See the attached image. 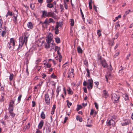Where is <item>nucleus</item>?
<instances>
[{
  "label": "nucleus",
  "mask_w": 133,
  "mask_h": 133,
  "mask_svg": "<svg viewBox=\"0 0 133 133\" xmlns=\"http://www.w3.org/2000/svg\"><path fill=\"white\" fill-rule=\"evenodd\" d=\"M51 78H54L56 77V76L54 75V73H53L51 75Z\"/></svg>",
  "instance_id": "3c124183"
},
{
  "label": "nucleus",
  "mask_w": 133,
  "mask_h": 133,
  "mask_svg": "<svg viewBox=\"0 0 133 133\" xmlns=\"http://www.w3.org/2000/svg\"><path fill=\"white\" fill-rule=\"evenodd\" d=\"M8 14V15L10 16H12L13 15V14L12 13V12H10V11H8L7 12Z\"/></svg>",
  "instance_id": "c03bdc74"
},
{
  "label": "nucleus",
  "mask_w": 133,
  "mask_h": 133,
  "mask_svg": "<svg viewBox=\"0 0 133 133\" xmlns=\"http://www.w3.org/2000/svg\"><path fill=\"white\" fill-rule=\"evenodd\" d=\"M114 76V75L113 74H112L111 73H109V77H111V78L113 77Z\"/></svg>",
  "instance_id": "37998d69"
},
{
  "label": "nucleus",
  "mask_w": 133,
  "mask_h": 133,
  "mask_svg": "<svg viewBox=\"0 0 133 133\" xmlns=\"http://www.w3.org/2000/svg\"><path fill=\"white\" fill-rule=\"evenodd\" d=\"M32 106L33 107H34L36 105L35 102L34 101H32Z\"/></svg>",
  "instance_id": "8fccbe9b"
},
{
  "label": "nucleus",
  "mask_w": 133,
  "mask_h": 133,
  "mask_svg": "<svg viewBox=\"0 0 133 133\" xmlns=\"http://www.w3.org/2000/svg\"><path fill=\"white\" fill-rule=\"evenodd\" d=\"M9 113L10 114V115L13 117H14L15 115V114L12 111L9 112Z\"/></svg>",
  "instance_id": "f704fd0d"
},
{
  "label": "nucleus",
  "mask_w": 133,
  "mask_h": 133,
  "mask_svg": "<svg viewBox=\"0 0 133 133\" xmlns=\"http://www.w3.org/2000/svg\"><path fill=\"white\" fill-rule=\"evenodd\" d=\"M66 102L67 103V105L69 108H70V106H71L72 103L71 102H70L68 100H67Z\"/></svg>",
  "instance_id": "c85d7f7f"
},
{
  "label": "nucleus",
  "mask_w": 133,
  "mask_h": 133,
  "mask_svg": "<svg viewBox=\"0 0 133 133\" xmlns=\"http://www.w3.org/2000/svg\"><path fill=\"white\" fill-rule=\"evenodd\" d=\"M29 36V35L28 34L26 33L23 36L19 38L18 49L21 48L24 44L25 45L26 44Z\"/></svg>",
  "instance_id": "f257e3e1"
},
{
  "label": "nucleus",
  "mask_w": 133,
  "mask_h": 133,
  "mask_svg": "<svg viewBox=\"0 0 133 133\" xmlns=\"http://www.w3.org/2000/svg\"><path fill=\"white\" fill-rule=\"evenodd\" d=\"M42 76L43 78H45V77L46 76V75L44 74H43L42 75Z\"/></svg>",
  "instance_id": "13d9d810"
},
{
  "label": "nucleus",
  "mask_w": 133,
  "mask_h": 133,
  "mask_svg": "<svg viewBox=\"0 0 133 133\" xmlns=\"http://www.w3.org/2000/svg\"><path fill=\"white\" fill-rule=\"evenodd\" d=\"M45 100L46 103L48 104H49L50 103V99L49 95L46 94L45 95Z\"/></svg>",
  "instance_id": "0eeeda50"
},
{
  "label": "nucleus",
  "mask_w": 133,
  "mask_h": 133,
  "mask_svg": "<svg viewBox=\"0 0 133 133\" xmlns=\"http://www.w3.org/2000/svg\"><path fill=\"white\" fill-rule=\"evenodd\" d=\"M59 24L58 22H57L56 25L55 26V29H58V28L59 26Z\"/></svg>",
  "instance_id": "79ce46f5"
},
{
  "label": "nucleus",
  "mask_w": 133,
  "mask_h": 133,
  "mask_svg": "<svg viewBox=\"0 0 133 133\" xmlns=\"http://www.w3.org/2000/svg\"><path fill=\"white\" fill-rule=\"evenodd\" d=\"M74 71V69L71 68V69L69 71V72L68 74V77L69 78H70V77H74V75L73 74V72Z\"/></svg>",
  "instance_id": "6e6552de"
},
{
  "label": "nucleus",
  "mask_w": 133,
  "mask_h": 133,
  "mask_svg": "<svg viewBox=\"0 0 133 133\" xmlns=\"http://www.w3.org/2000/svg\"><path fill=\"white\" fill-rule=\"evenodd\" d=\"M52 17L53 18H55L56 16L54 12H48V17Z\"/></svg>",
  "instance_id": "1a4fd4ad"
},
{
  "label": "nucleus",
  "mask_w": 133,
  "mask_h": 133,
  "mask_svg": "<svg viewBox=\"0 0 133 133\" xmlns=\"http://www.w3.org/2000/svg\"><path fill=\"white\" fill-rule=\"evenodd\" d=\"M115 27L116 29L118 28V27H119L120 25L118 24V23H117L115 25Z\"/></svg>",
  "instance_id": "a19ab883"
},
{
  "label": "nucleus",
  "mask_w": 133,
  "mask_h": 133,
  "mask_svg": "<svg viewBox=\"0 0 133 133\" xmlns=\"http://www.w3.org/2000/svg\"><path fill=\"white\" fill-rule=\"evenodd\" d=\"M16 41L14 39L12 38L10 39V42L8 43V46L10 50H12L14 48Z\"/></svg>",
  "instance_id": "f03ea898"
},
{
  "label": "nucleus",
  "mask_w": 133,
  "mask_h": 133,
  "mask_svg": "<svg viewBox=\"0 0 133 133\" xmlns=\"http://www.w3.org/2000/svg\"><path fill=\"white\" fill-rule=\"evenodd\" d=\"M48 17V13L45 10L42 11V17Z\"/></svg>",
  "instance_id": "9d476101"
},
{
  "label": "nucleus",
  "mask_w": 133,
  "mask_h": 133,
  "mask_svg": "<svg viewBox=\"0 0 133 133\" xmlns=\"http://www.w3.org/2000/svg\"><path fill=\"white\" fill-rule=\"evenodd\" d=\"M121 17V16L120 15H119L117 17H116L115 18L116 20H118L119 18H120Z\"/></svg>",
  "instance_id": "5fc2aeb1"
},
{
  "label": "nucleus",
  "mask_w": 133,
  "mask_h": 133,
  "mask_svg": "<svg viewBox=\"0 0 133 133\" xmlns=\"http://www.w3.org/2000/svg\"><path fill=\"white\" fill-rule=\"evenodd\" d=\"M41 118L43 119H44L45 117V115L44 112L42 111L41 114Z\"/></svg>",
  "instance_id": "5701e85b"
},
{
  "label": "nucleus",
  "mask_w": 133,
  "mask_h": 133,
  "mask_svg": "<svg viewBox=\"0 0 133 133\" xmlns=\"http://www.w3.org/2000/svg\"><path fill=\"white\" fill-rule=\"evenodd\" d=\"M14 75L13 74H11L9 76V80L10 81H11L14 78Z\"/></svg>",
  "instance_id": "393cba45"
},
{
  "label": "nucleus",
  "mask_w": 133,
  "mask_h": 133,
  "mask_svg": "<svg viewBox=\"0 0 133 133\" xmlns=\"http://www.w3.org/2000/svg\"><path fill=\"white\" fill-rule=\"evenodd\" d=\"M6 33V32L5 31H3L1 34L2 36L3 37H4L5 36V35Z\"/></svg>",
  "instance_id": "58836bf2"
},
{
  "label": "nucleus",
  "mask_w": 133,
  "mask_h": 133,
  "mask_svg": "<svg viewBox=\"0 0 133 133\" xmlns=\"http://www.w3.org/2000/svg\"><path fill=\"white\" fill-rule=\"evenodd\" d=\"M14 102L12 101L10 103L9 105V107H14Z\"/></svg>",
  "instance_id": "c756f323"
},
{
  "label": "nucleus",
  "mask_w": 133,
  "mask_h": 133,
  "mask_svg": "<svg viewBox=\"0 0 133 133\" xmlns=\"http://www.w3.org/2000/svg\"><path fill=\"white\" fill-rule=\"evenodd\" d=\"M67 91H68V94H69L72 95L73 93L72 91L70 88H68Z\"/></svg>",
  "instance_id": "6ab92c4d"
},
{
  "label": "nucleus",
  "mask_w": 133,
  "mask_h": 133,
  "mask_svg": "<svg viewBox=\"0 0 133 133\" xmlns=\"http://www.w3.org/2000/svg\"><path fill=\"white\" fill-rule=\"evenodd\" d=\"M68 119V117H66L65 118V119L64 121V123H65L66 122V120Z\"/></svg>",
  "instance_id": "338daca9"
},
{
  "label": "nucleus",
  "mask_w": 133,
  "mask_h": 133,
  "mask_svg": "<svg viewBox=\"0 0 133 133\" xmlns=\"http://www.w3.org/2000/svg\"><path fill=\"white\" fill-rule=\"evenodd\" d=\"M94 112V110H93V109H92L91 110V112H90V115H92L93 113Z\"/></svg>",
  "instance_id": "09e8293b"
},
{
  "label": "nucleus",
  "mask_w": 133,
  "mask_h": 133,
  "mask_svg": "<svg viewBox=\"0 0 133 133\" xmlns=\"http://www.w3.org/2000/svg\"><path fill=\"white\" fill-rule=\"evenodd\" d=\"M114 121L112 119L110 120L109 121V126L112 125L113 126H114Z\"/></svg>",
  "instance_id": "f3484780"
},
{
  "label": "nucleus",
  "mask_w": 133,
  "mask_h": 133,
  "mask_svg": "<svg viewBox=\"0 0 133 133\" xmlns=\"http://www.w3.org/2000/svg\"><path fill=\"white\" fill-rule=\"evenodd\" d=\"M78 52L79 53H82V50L80 46H78L77 48Z\"/></svg>",
  "instance_id": "b1692460"
},
{
  "label": "nucleus",
  "mask_w": 133,
  "mask_h": 133,
  "mask_svg": "<svg viewBox=\"0 0 133 133\" xmlns=\"http://www.w3.org/2000/svg\"><path fill=\"white\" fill-rule=\"evenodd\" d=\"M130 121L129 120H126L124 122L122 123V125L123 126H125L129 124Z\"/></svg>",
  "instance_id": "9b49d317"
},
{
  "label": "nucleus",
  "mask_w": 133,
  "mask_h": 133,
  "mask_svg": "<svg viewBox=\"0 0 133 133\" xmlns=\"http://www.w3.org/2000/svg\"><path fill=\"white\" fill-rule=\"evenodd\" d=\"M101 63L102 66L104 67H105L107 66V64L106 63V61L105 60H103L101 62Z\"/></svg>",
  "instance_id": "aec40b11"
},
{
  "label": "nucleus",
  "mask_w": 133,
  "mask_h": 133,
  "mask_svg": "<svg viewBox=\"0 0 133 133\" xmlns=\"http://www.w3.org/2000/svg\"><path fill=\"white\" fill-rule=\"evenodd\" d=\"M16 12L15 13H14V19L13 21H14L16 22L17 20V14L18 12L16 10L15 11Z\"/></svg>",
  "instance_id": "ddd939ff"
},
{
  "label": "nucleus",
  "mask_w": 133,
  "mask_h": 133,
  "mask_svg": "<svg viewBox=\"0 0 133 133\" xmlns=\"http://www.w3.org/2000/svg\"><path fill=\"white\" fill-rule=\"evenodd\" d=\"M95 83L97 86H98V84H99V82H95Z\"/></svg>",
  "instance_id": "774afa93"
},
{
  "label": "nucleus",
  "mask_w": 133,
  "mask_h": 133,
  "mask_svg": "<svg viewBox=\"0 0 133 133\" xmlns=\"http://www.w3.org/2000/svg\"><path fill=\"white\" fill-rule=\"evenodd\" d=\"M44 123V121L43 120H41L38 126V128L39 129H40L42 128L43 125Z\"/></svg>",
  "instance_id": "f8f14e48"
},
{
  "label": "nucleus",
  "mask_w": 133,
  "mask_h": 133,
  "mask_svg": "<svg viewBox=\"0 0 133 133\" xmlns=\"http://www.w3.org/2000/svg\"><path fill=\"white\" fill-rule=\"evenodd\" d=\"M92 0H90L89 3V6L90 9H92Z\"/></svg>",
  "instance_id": "bb28decb"
},
{
  "label": "nucleus",
  "mask_w": 133,
  "mask_h": 133,
  "mask_svg": "<svg viewBox=\"0 0 133 133\" xmlns=\"http://www.w3.org/2000/svg\"><path fill=\"white\" fill-rule=\"evenodd\" d=\"M121 67L122 68L119 70V73L120 76H122L124 74V72H123V71L124 69V67H122V66H121Z\"/></svg>",
  "instance_id": "4468645a"
},
{
  "label": "nucleus",
  "mask_w": 133,
  "mask_h": 133,
  "mask_svg": "<svg viewBox=\"0 0 133 133\" xmlns=\"http://www.w3.org/2000/svg\"><path fill=\"white\" fill-rule=\"evenodd\" d=\"M119 53L118 52H117L116 54H115L114 55V57H116L117 56L119 55Z\"/></svg>",
  "instance_id": "e2e57ef3"
},
{
  "label": "nucleus",
  "mask_w": 133,
  "mask_h": 133,
  "mask_svg": "<svg viewBox=\"0 0 133 133\" xmlns=\"http://www.w3.org/2000/svg\"><path fill=\"white\" fill-rule=\"evenodd\" d=\"M47 6L49 8H52L53 7V5L52 3H48L47 5Z\"/></svg>",
  "instance_id": "cd10ccee"
},
{
  "label": "nucleus",
  "mask_w": 133,
  "mask_h": 133,
  "mask_svg": "<svg viewBox=\"0 0 133 133\" xmlns=\"http://www.w3.org/2000/svg\"><path fill=\"white\" fill-rule=\"evenodd\" d=\"M53 38V35L51 33H50L48 35L46 39V41L47 43H51L53 42L52 39Z\"/></svg>",
  "instance_id": "423d86ee"
},
{
  "label": "nucleus",
  "mask_w": 133,
  "mask_h": 133,
  "mask_svg": "<svg viewBox=\"0 0 133 133\" xmlns=\"http://www.w3.org/2000/svg\"><path fill=\"white\" fill-rule=\"evenodd\" d=\"M109 70L110 71H111L112 70V68L111 66V64L109 65Z\"/></svg>",
  "instance_id": "0e129e2a"
},
{
  "label": "nucleus",
  "mask_w": 133,
  "mask_h": 133,
  "mask_svg": "<svg viewBox=\"0 0 133 133\" xmlns=\"http://www.w3.org/2000/svg\"><path fill=\"white\" fill-rule=\"evenodd\" d=\"M70 25L71 26H72L74 25V21L72 19H70Z\"/></svg>",
  "instance_id": "2f4dec72"
},
{
  "label": "nucleus",
  "mask_w": 133,
  "mask_h": 133,
  "mask_svg": "<svg viewBox=\"0 0 133 133\" xmlns=\"http://www.w3.org/2000/svg\"><path fill=\"white\" fill-rule=\"evenodd\" d=\"M55 33L56 34H57L58 33V29H55Z\"/></svg>",
  "instance_id": "680f3d73"
},
{
  "label": "nucleus",
  "mask_w": 133,
  "mask_h": 133,
  "mask_svg": "<svg viewBox=\"0 0 133 133\" xmlns=\"http://www.w3.org/2000/svg\"><path fill=\"white\" fill-rule=\"evenodd\" d=\"M48 21L49 23H53L54 22V21L53 19L51 18H49L48 20Z\"/></svg>",
  "instance_id": "473e14b6"
},
{
  "label": "nucleus",
  "mask_w": 133,
  "mask_h": 133,
  "mask_svg": "<svg viewBox=\"0 0 133 133\" xmlns=\"http://www.w3.org/2000/svg\"><path fill=\"white\" fill-rule=\"evenodd\" d=\"M55 46V44L53 42L51 43H47L45 45V46L46 48H50L51 49H54Z\"/></svg>",
  "instance_id": "39448f33"
},
{
  "label": "nucleus",
  "mask_w": 133,
  "mask_h": 133,
  "mask_svg": "<svg viewBox=\"0 0 133 133\" xmlns=\"http://www.w3.org/2000/svg\"><path fill=\"white\" fill-rule=\"evenodd\" d=\"M94 104L95 105V107L97 109H98V104L96 102H95L94 103Z\"/></svg>",
  "instance_id": "a18cd8bd"
},
{
  "label": "nucleus",
  "mask_w": 133,
  "mask_h": 133,
  "mask_svg": "<svg viewBox=\"0 0 133 133\" xmlns=\"http://www.w3.org/2000/svg\"><path fill=\"white\" fill-rule=\"evenodd\" d=\"M87 84V82L86 81H84L83 83V85L84 86H86Z\"/></svg>",
  "instance_id": "bf43d9fd"
},
{
  "label": "nucleus",
  "mask_w": 133,
  "mask_h": 133,
  "mask_svg": "<svg viewBox=\"0 0 133 133\" xmlns=\"http://www.w3.org/2000/svg\"><path fill=\"white\" fill-rule=\"evenodd\" d=\"M61 89L60 87H58L56 89V92L57 93V94L56 95V97H57L59 95V92L61 91Z\"/></svg>",
  "instance_id": "a211bd4d"
},
{
  "label": "nucleus",
  "mask_w": 133,
  "mask_h": 133,
  "mask_svg": "<svg viewBox=\"0 0 133 133\" xmlns=\"http://www.w3.org/2000/svg\"><path fill=\"white\" fill-rule=\"evenodd\" d=\"M27 26L28 28L30 29H32L33 26L31 22H29L27 24Z\"/></svg>",
  "instance_id": "4be33fe9"
},
{
  "label": "nucleus",
  "mask_w": 133,
  "mask_h": 133,
  "mask_svg": "<svg viewBox=\"0 0 133 133\" xmlns=\"http://www.w3.org/2000/svg\"><path fill=\"white\" fill-rule=\"evenodd\" d=\"M82 108L81 106L80 105H78L77 106V110H78L79 109H81Z\"/></svg>",
  "instance_id": "603ef678"
},
{
  "label": "nucleus",
  "mask_w": 133,
  "mask_h": 133,
  "mask_svg": "<svg viewBox=\"0 0 133 133\" xmlns=\"http://www.w3.org/2000/svg\"><path fill=\"white\" fill-rule=\"evenodd\" d=\"M55 41L57 43H59L60 42V39L59 38L57 37L55 38Z\"/></svg>",
  "instance_id": "7c9ffc66"
},
{
  "label": "nucleus",
  "mask_w": 133,
  "mask_h": 133,
  "mask_svg": "<svg viewBox=\"0 0 133 133\" xmlns=\"http://www.w3.org/2000/svg\"><path fill=\"white\" fill-rule=\"evenodd\" d=\"M122 96L125 100H128L129 99L128 95L126 94H123L122 95Z\"/></svg>",
  "instance_id": "2eb2a0df"
},
{
  "label": "nucleus",
  "mask_w": 133,
  "mask_h": 133,
  "mask_svg": "<svg viewBox=\"0 0 133 133\" xmlns=\"http://www.w3.org/2000/svg\"><path fill=\"white\" fill-rule=\"evenodd\" d=\"M22 96L21 95H20L18 97V101H19H19H21V98L22 97Z\"/></svg>",
  "instance_id": "de8ad7c7"
},
{
  "label": "nucleus",
  "mask_w": 133,
  "mask_h": 133,
  "mask_svg": "<svg viewBox=\"0 0 133 133\" xmlns=\"http://www.w3.org/2000/svg\"><path fill=\"white\" fill-rule=\"evenodd\" d=\"M84 63L85 65L87 66L88 64V62L87 61L85 60L84 61Z\"/></svg>",
  "instance_id": "864d4df0"
},
{
  "label": "nucleus",
  "mask_w": 133,
  "mask_h": 133,
  "mask_svg": "<svg viewBox=\"0 0 133 133\" xmlns=\"http://www.w3.org/2000/svg\"><path fill=\"white\" fill-rule=\"evenodd\" d=\"M76 119L77 120L79 121L80 122H82V119L81 117L77 116L76 117Z\"/></svg>",
  "instance_id": "a878e982"
},
{
  "label": "nucleus",
  "mask_w": 133,
  "mask_h": 133,
  "mask_svg": "<svg viewBox=\"0 0 133 133\" xmlns=\"http://www.w3.org/2000/svg\"><path fill=\"white\" fill-rule=\"evenodd\" d=\"M53 0H46V2L48 3H50Z\"/></svg>",
  "instance_id": "69168bd1"
},
{
  "label": "nucleus",
  "mask_w": 133,
  "mask_h": 133,
  "mask_svg": "<svg viewBox=\"0 0 133 133\" xmlns=\"http://www.w3.org/2000/svg\"><path fill=\"white\" fill-rule=\"evenodd\" d=\"M130 12H131V11L130 10H129L128 11H126L124 14V16H126Z\"/></svg>",
  "instance_id": "c9c22d12"
},
{
  "label": "nucleus",
  "mask_w": 133,
  "mask_h": 133,
  "mask_svg": "<svg viewBox=\"0 0 133 133\" xmlns=\"http://www.w3.org/2000/svg\"><path fill=\"white\" fill-rule=\"evenodd\" d=\"M86 71H87V72L88 74V77H90V72H89V70L88 69H86Z\"/></svg>",
  "instance_id": "49530a36"
},
{
  "label": "nucleus",
  "mask_w": 133,
  "mask_h": 133,
  "mask_svg": "<svg viewBox=\"0 0 133 133\" xmlns=\"http://www.w3.org/2000/svg\"><path fill=\"white\" fill-rule=\"evenodd\" d=\"M13 107H9L8 108L9 112L12 111L13 110Z\"/></svg>",
  "instance_id": "e433bc0d"
},
{
  "label": "nucleus",
  "mask_w": 133,
  "mask_h": 133,
  "mask_svg": "<svg viewBox=\"0 0 133 133\" xmlns=\"http://www.w3.org/2000/svg\"><path fill=\"white\" fill-rule=\"evenodd\" d=\"M97 34L98 35L99 37H100L101 35V31L99 30H97Z\"/></svg>",
  "instance_id": "4c0bfd02"
},
{
  "label": "nucleus",
  "mask_w": 133,
  "mask_h": 133,
  "mask_svg": "<svg viewBox=\"0 0 133 133\" xmlns=\"http://www.w3.org/2000/svg\"><path fill=\"white\" fill-rule=\"evenodd\" d=\"M93 81L91 79L88 80L87 83V88L89 90H90L92 89L93 86Z\"/></svg>",
  "instance_id": "20e7f679"
},
{
  "label": "nucleus",
  "mask_w": 133,
  "mask_h": 133,
  "mask_svg": "<svg viewBox=\"0 0 133 133\" xmlns=\"http://www.w3.org/2000/svg\"><path fill=\"white\" fill-rule=\"evenodd\" d=\"M43 23L46 24H49V23L48 22V20L47 19H46L44 22Z\"/></svg>",
  "instance_id": "ea45409f"
},
{
  "label": "nucleus",
  "mask_w": 133,
  "mask_h": 133,
  "mask_svg": "<svg viewBox=\"0 0 133 133\" xmlns=\"http://www.w3.org/2000/svg\"><path fill=\"white\" fill-rule=\"evenodd\" d=\"M31 51V49L29 51L27 52L26 54V55L27 56H29L31 55L32 54V52L30 51Z\"/></svg>",
  "instance_id": "412c9836"
},
{
  "label": "nucleus",
  "mask_w": 133,
  "mask_h": 133,
  "mask_svg": "<svg viewBox=\"0 0 133 133\" xmlns=\"http://www.w3.org/2000/svg\"><path fill=\"white\" fill-rule=\"evenodd\" d=\"M64 5L65 7V8L66 9H68V6H67L66 4V3L64 2Z\"/></svg>",
  "instance_id": "052dcab7"
},
{
  "label": "nucleus",
  "mask_w": 133,
  "mask_h": 133,
  "mask_svg": "<svg viewBox=\"0 0 133 133\" xmlns=\"http://www.w3.org/2000/svg\"><path fill=\"white\" fill-rule=\"evenodd\" d=\"M119 96L115 93H112L111 95V99L114 102L118 103L119 102Z\"/></svg>",
  "instance_id": "7ed1b4c3"
},
{
  "label": "nucleus",
  "mask_w": 133,
  "mask_h": 133,
  "mask_svg": "<svg viewBox=\"0 0 133 133\" xmlns=\"http://www.w3.org/2000/svg\"><path fill=\"white\" fill-rule=\"evenodd\" d=\"M51 66V65L49 63H47L46 64V65L45 66L46 68H49Z\"/></svg>",
  "instance_id": "72a5a7b5"
},
{
  "label": "nucleus",
  "mask_w": 133,
  "mask_h": 133,
  "mask_svg": "<svg viewBox=\"0 0 133 133\" xmlns=\"http://www.w3.org/2000/svg\"><path fill=\"white\" fill-rule=\"evenodd\" d=\"M118 36L117 33L116 34V35L114 37V39H116L118 38Z\"/></svg>",
  "instance_id": "6e6d98bb"
},
{
  "label": "nucleus",
  "mask_w": 133,
  "mask_h": 133,
  "mask_svg": "<svg viewBox=\"0 0 133 133\" xmlns=\"http://www.w3.org/2000/svg\"><path fill=\"white\" fill-rule=\"evenodd\" d=\"M60 8L61 9V11H62L63 10V6L62 5H60Z\"/></svg>",
  "instance_id": "4d7b16f0"
},
{
  "label": "nucleus",
  "mask_w": 133,
  "mask_h": 133,
  "mask_svg": "<svg viewBox=\"0 0 133 133\" xmlns=\"http://www.w3.org/2000/svg\"><path fill=\"white\" fill-rule=\"evenodd\" d=\"M103 96L105 98H107L108 96L107 91H106L105 90H104L103 91Z\"/></svg>",
  "instance_id": "dca6fc26"
}]
</instances>
